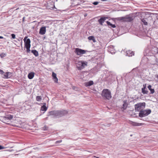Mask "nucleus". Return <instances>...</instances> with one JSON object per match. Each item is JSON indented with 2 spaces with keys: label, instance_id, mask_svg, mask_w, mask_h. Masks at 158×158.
Wrapping results in <instances>:
<instances>
[{
  "label": "nucleus",
  "instance_id": "7ed1b4c3",
  "mask_svg": "<svg viewBox=\"0 0 158 158\" xmlns=\"http://www.w3.org/2000/svg\"><path fill=\"white\" fill-rule=\"evenodd\" d=\"M87 62L83 61H78L77 63V67L78 70H81L87 66Z\"/></svg>",
  "mask_w": 158,
  "mask_h": 158
},
{
  "label": "nucleus",
  "instance_id": "0eeeda50",
  "mask_svg": "<svg viewBox=\"0 0 158 158\" xmlns=\"http://www.w3.org/2000/svg\"><path fill=\"white\" fill-rule=\"evenodd\" d=\"M86 52V51L82 50L78 48L75 49V52L78 56H81L82 54H85Z\"/></svg>",
  "mask_w": 158,
  "mask_h": 158
},
{
  "label": "nucleus",
  "instance_id": "1a4fd4ad",
  "mask_svg": "<svg viewBox=\"0 0 158 158\" xmlns=\"http://www.w3.org/2000/svg\"><path fill=\"white\" fill-rule=\"evenodd\" d=\"M46 31V27H41L40 30L39 31V34L43 35L44 34Z\"/></svg>",
  "mask_w": 158,
  "mask_h": 158
},
{
  "label": "nucleus",
  "instance_id": "473e14b6",
  "mask_svg": "<svg viewBox=\"0 0 158 158\" xmlns=\"http://www.w3.org/2000/svg\"><path fill=\"white\" fill-rule=\"evenodd\" d=\"M98 2H94L93 3V4H94V5H98Z\"/></svg>",
  "mask_w": 158,
  "mask_h": 158
},
{
  "label": "nucleus",
  "instance_id": "2f4dec72",
  "mask_svg": "<svg viewBox=\"0 0 158 158\" xmlns=\"http://www.w3.org/2000/svg\"><path fill=\"white\" fill-rule=\"evenodd\" d=\"M11 36H12V37L13 39H15V35L14 34H11Z\"/></svg>",
  "mask_w": 158,
  "mask_h": 158
},
{
  "label": "nucleus",
  "instance_id": "9b49d317",
  "mask_svg": "<svg viewBox=\"0 0 158 158\" xmlns=\"http://www.w3.org/2000/svg\"><path fill=\"white\" fill-rule=\"evenodd\" d=\"M52 77H53V79L55 81V82L56 83L58 81V79L57 77H56V73H54V72H52Z\"/></svg>",
  "mask_w": 158,
  "mask_h": 158
},
{
  "label": "nucleus",
  "instance_id": "4c0bfd02",
  "mask_svg": "<svg viewBox=\"0 0 158 158\" xmlns=\"http://www.w3.org/2000/svg\"><path fill=\"white\" fill-rule=\"evenodd\" d=\"M24 19H25V17H24L23 18V21H24Z\"/></svg>",
  "mask_w": 158,
  "mask_h": 158
},
{
  "label": "nucleus",
  "instance_id": "72a5a7b5",
  "mask_svg": "<svg viewBox=\"0 0 158 158\" xmlns=\"http://www.w3.org/2000/svg\"><path fill=\"white\" fill-rule=\"evenodd\" d=\"M152 86L150 85H149L148 86V88L150 90L152 89L151 88Z\"/></svg>",
  "mask_w": 158,
  "mask_h": 158
},
{
  "label": "nucleus",
  "instance_id": "f3484780",
  "mask_svg": "<svg viewBox=\"0 0 158 158\" xmlns=\"http://www.w3.org/2000/svg\"><path fill=\"white\" fill-rule=\"evenodd\" d=\"M31 52L36 57L39 56L38 52L35 50H31Z\"/></svg>",
  "mask_w": 158,
  "mask_h": 158
},
{
  "label": "nucleus",
  "instance_id": "5701e85b",
  "mask_svg": "<svg viewBox=\"0 0 158 158\" xmlns=\"http://www.w3.org/2000/svg\"><path fill=\"white\" fill-rule=\"evenodd\" d=\"M124 103L123 105L122 108L123 109V110L126 109L128 105L127 103L126 102L124 101Z\"/></svg>",
  "mask_w": 158,
  "mask_h": 158
},
{
  "label": "nucleus",
  "instance_id": "f704fd0d",
  "mask_svg": "<svg viewBox=\"0 0 158 158\" xmlns=\"http://www.w3.org/2000/svg\"><path fill=\"white\" fill-rule=\"evenodd\" d=\"M4 148V147L1 145H0V150L3 149Z\"/></svg>",
  "mask_w": 158,
  "mask_h": 158
},
{
  "label": "nucleus",
  "instance_id": "c85d7f7f",
  "mask_svg": "<svg viewBox=\"0 0 158 158\" xmlns=\"http://www.w3.org/2000/svg\"><path fill=\"white\" fill-rule=\"evenodd\" d=\"M154 51H155V52L156 53L158 54V48H156L155 49Z\"/></svg>",
  "mask_w": 158,
  "mask_h": 158
},
{
  "label": "nucleus",
  "instance_id": "dca6fc26",
  "mask_svg": "<svg viewBox=\"0 0 158 158\" xmlns=\"http://www.w3.org/2000/svg\"><path fill=\"white\" fill-rule=\"evenodd\" d=\"M27 125L25 123H20V128H26L27 127Z\"/></svg>",
  "mask_w": 158,
  "mask_h": 158
},
{
  "label": "nucleus",
  "instance_id": "f257e3e1",
  "mask_svg": "<svg viewBox=\"0 0 158 158\" xmlns=\"http://www.w3.org/2000/svg\"><path fill=\"white\" fill-rule=\"evenodd\" d=\"M68 112L65 110H53L50 111L49 115L53 116L54 117H59L65 115Z\"/></svg>",
  "mask_w": 158,
  "mask_h": 158
},
{
  "label": "nucleus",
  "instance_id": "f03ea898",
  "mask_svg": "<svg viewBox=\"0 0 158 158\" xmlns=\"http://www.w3.org/2000/svg\"><path fill=\"white\" fill-rule=\"evenodd\" d=\"M101 95L104 98L108 100L111 98V92L107 89H104L102 91Z\"/></svg>",
  "mask_w": 158,
  "mask_h": 158
},
{
  "label": "nucleus",
  "instance_id": "cd10ccee",
  "mask_svg": "<svg viewBox=\"0 0 158 158\" xmlns=\"http://www.w3.org/2000/svg\"><path fill=\"white\" fill-rule=\"evenodd\" d=\"M27 48V52H29L30 51V47H26Z\"/></svg>",
  "mask_w": 158,
  "mask_h": 158
},
{
  "label": "nucleus",
  "instance_id": "393cba45",
  "mask_svg": "<svg viewBox=\"0 0 158 158\" xmlns=\"http://www.w3.org/2000/svg\"><path fill=\"white\" fill-rule=\"evenodd\" d=\"M42 99L40 96H37L36 98V100L37 101H40Z\"/></svg>",
  "mask_w": 158,
  "mask_h": 158
},
{
  "label": "nucleus",
  "instance_id": "ea45409f",
  "mask_svg": "<svg viewBox=\"0 0 158 158\" xmlns=\"http://www.w3.org/2000/svg\"><path fill=\"white\" fill-rule=\"evenodd\" d=\"M157 0V1H158V0Z\"/></svg>",
  "mask_w": 158,
  "mask_h": 158
},
{
  "label": "nucleus",
  "instance_id": "9d476101",
  "mask_svg": "<svg viewBox=\"0 0 158 158\" xmlns=\"http://www.w3.org/2000/svg\"><path fill=\"white\" fill-rule=\"evenodd\" d=\"M106 19H107V18L106 17H102L100 18V19L98 20V21L102 25L103 23L104 22V21H105Z\"/></svg>",
  "mask_w": 158,
  "mask_h": 158
},
{
  "label": "nucleus",
  "instance_id": "20e7f679",
  "mask_svg": "<svg viewBox=\"0 0 158 158\" xmlns=\"http://www.w3.org/2000/svg\"><path fill=\"white\" fill-rule=\"evenodd\" d=\"M115 20H116L121 21L122 22H131L133 20L132 17L128 16L125 17H121L115 18Z\"/></svg>",
  "mask_w": 158,
  "mask_h": 158
},
{
  "label": "nucleus",
  "instance_id": "58836bf2",
  "mask_svg": "<svg viewBox=\"0 0 158 158\" xmlns=\"http://www.w3.org/2000/svg\"><path fill=\"white\" fill-rule=\"evenodd\" d=\"M107 0H102V1H107Z\"/></svg>",
  "mask_w": 158,
  "mask_h": 158
},
{
  "label": "nucleus",
  "instance_id": "412c9836",
  "mask_svg": "<svg viewBox=\"0 0 158 158\" xmlns=\"http://www.w3.org/2000/svg\"><path fill=\"white\" fill-rule=\"evenodd\" d=\"M10 72H7L5 73L4 76L5 78H9L10 77Z\"/></svg>",
  "mask_w": 158,
  "mask_h": 158
},
{
  "label": "nucleus",
  "instance_id": "423d86ee",
  "mask_svg": "<svg viewBox=\"0 0 158 158\" xmlns=\"http://www.w3.org/2000/svg\"><path fill=\"white\" fill-rule=\"evenodd\" d=\"M145 106V102H140L137 103L135 105V110L137 111H140L141 109L144 107Z\"/></svg>",
  "mask_w": 158,
  "mask_h": 158
},
{
  "label": "nucleus",
  "instance_id": "7c9ffc66",
  "mask_svg": "<svg viewBox=\"0 0 158 158\" xmlns=\"http://www.w3.org/2000/svg\"><path fill=\"white\" fill-rule=\"evenodd\" d=\"M61 142H62V140H60L56 141V142L55 143L56 144H57V143H60Z\"/></svg>",
  "mask_w": 158,
  "mask_h": 158
},
{
  "label": "nucleus",
  "instance_id": "f8f14e48",
  "mask_svg": "<svg viewBox=\"0 0 158 158\" xmlns=\"http://www.w3.org/2000/svg\"><path fill=\"white\" fill-rule=\"evenodd\" d=\"M130 124L132 126H141L142 124V123H138L133 122H131Z\"/></svg>",
  "mask_w": 158,
  "mask_h": 158
},
{
  "label": "nucleus",
  "instance_id": "c9c22d12",
  "mask_svg": "<svg viewBox=\"0 0 158 158\" xmlns=\"http://www.w3.org/2000/svg\"><path fill=\"white\" fill-rule=\"evenodd\" d=\"M4 72H3V71L1 70H0V73H3Z\"/></svg>",
  "mask_w": 158,
  "mask_h": 158
},
{
  "label": "nucleus",
  "instance_id": "a878e982",
  "mask_svg": "<svg viewBox=\"0 0 158 158\" xmlns=\"http://www.w3.org/2000/svg\"><path fill=\"white\" fill-rule=\"evenodd\" d=\"M6 55V53H2L0 54V57L1 58H2L4 57H5Z\"/></svg>",
  "mask_w": 158,
  "mask_h": 158
},
{
  "label": "nucleus",
  "instance_id": "ddd939ff",
  "mask_svg": "<svg viewBox=\"0 0 158 158\" xmlns=\"http://www.w3.org/2000/svg\"><path fill=\"white\" fill-rule=\"evenodd\" d=\"M35 73L33 72L29 73L28 75V77L29 79H31L33 78L34 76Z\"/></svg>",
  "mask_w": 158,
  "mask_h": 158
},
{
  "label": "nucleus",
  "instance_id": "4468645a",
  "mask_svg": "<svg viewBox=\"0 0 158 158\" xmlns=\"http://www.w3.org/2000/svg\"><path fill=\"white\" fill-rule=\"evenodd\" d=\"M13 118V116L9 114L7 115H6L5 117L4 120H11Z\"/></svg>",
  "mask_w": 158,
  "mask_h": 158
},
{
  "label": "nucleus",
  "instance_id": "2eb2a0df",
  "mask_svg": "<svg viewBox=\"0 0 158 158\" xmlns=\"http://www.w3.org/2000/svg\"><path fill=\"white\" fill-rule=\"evenodd\" d=\"M93 84L94 82L92 81H90L85 83V85L86 86H89L93 85Z\"/></svg>",
  "mask_w": 158,
  "mask_h": 158
},
{
  "label": "nucleus",
  "instance_id": "bb28decb",
  "mask_svg": "<svg viewBox=\"0 0 158 158\" xmlns=\"http://www.w3.org/2000/svg\"><path fill=\"white\" fill-rule=\"evenodd\" d=\"M142 21L143 23L145 25H148V23L145 20L143 19L142 20Z\"/></svg>",
  "mask_w": 158,
  "mask_h": 158
},
{
  "label": "nucleus",
  "instance_id": "e433bc0d",
  "mask_svg": "<svg viewBox=\"0 0 158 158\" xmlns=\"http://www.w3.org/2000/svg\"><path fill=\"white\" fill-rule=\"evenodd\" d=\"M3 38V37L2 36H0V39H2Z\"/></svg>",
  "mask_w": 158,
  "mask_h": 158
},
{
  "label": "nucleus",
  "instance_id": "6ab92c4d",
  "mask_svg": "<svg viewBox=\"0 0 158 158\" xmlns=\"http://www.w3.org/2000/svg\"><path fill=\"white\" fill-rule=\"evenodd\" d=\"M106 23L108 26H110L112 28H114L116 27L115 25L111 24L110 22L108 21H106Z\"/></svg>",
  "mask_w": 158,
  "mask_h": 158
},
{
  "label": "nucleus",
  "instance_id": "c756f323",
  "mask_svg": "<svg viewBox=\"0 0 158 158\" xmlns=\"http://www.w3.org/2000/svg\"><path fill=\"white\" fill-rule=\"evenodd\" d=\"M150 90L151 94H153L154 92V89H152Z\"/></svg>",
  "mask_w": 158,
  "mask_h": 158
},
{
  "label": "nucleus",
  "instance_id": "6e6552de",
  "mask_svg": "<svg viewBox=\"0 0 158 158\" xmlns=\"http://www.w3.org/2000/svg\"><path fill=\"white\" fill-rule=\"evenodd\" d=\"M27 36H26L24 39V41L25 47H30L31 44L30 43L31 41L29 39H27Z\"/></svg>",
  "mask_w": 158,
  "mask_h": 158
},
{
  "label": "nucleus",
  "instance_id": "39448f33",
  "mask_svg": "<svg viewBox=\"0 0 158 158\" xmlns=\"http://www.w3.org/2000/svg\"><path fill=\"white\" fill-rule=\"evenodd\" d=\"M151 111L150 109L147 110H142L140 111L139 113V116L140 117H143L148 115L150 114Z\"/></svg>",
  "mask_w": 158,
  "mask_h": 158
},
{
  "label": "nucleus",
  "instance_id": "b1692460",
  "mask_svg": "<svg viewBox=\"0 0 158 158\" xmlns=\"http://www.w3.org/2000/svg\"><path fill=\"white\" fill-rule=\"evenodd\" d=\"M88 39L89 40H93V42H96L95 40L94 37V36H89L88 37Z\"/></svg>",
  "mask_w": 158,
  "mask_h": 158
},
{
  "label": "nucleus",
  "instance_id": "a211bd4d",
  "mask_svg": "<svg viewBox=\"0 0 158 158\" xmlns=\"http://www.w3.org/2000/svg\"><path fill=\"white\" fill-rule=\"evenodd\" d=\"M143 87L142 89V92L143 94H147V93L148 92V91L147 90H145V89L146 88V86L143 85Z\"/></svg>",
  "mask_w": 158,
  "mask_h": 158
},
{
  "label": "nucleus",
  "instance_id": "aec40b11",
  "mask_svg": "<svg viewBox=\"0 0 158 158\" xmlns=\"http://www.w3.org/2000/svg\"><path fill=\"white\" fill-rule=\"evenodd\" d=\"M127 55L128 56H132V55H134V53L131 51H128L127 52Z\"/></svg>",
  "mask_w": 158,
  "mask_h": 158
},
{
  "label": "nucleus",
  "instance_id": "4be33fe9",
  "mask_svg": "<svg viewBox=\"0 0 158 158\" xmlns=\"http://www.w3.org/2000/svg\"><path fill=\"white\" fill-rule=\"evenodd\" d=\"M44 105L41 106V110L42 111H46L47 109V108L45 106L46 103H44Z\"/></svg>",
  "mask_w": 158,
  "mask_h": 158
}]
</instances>
